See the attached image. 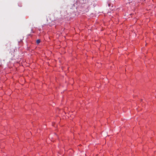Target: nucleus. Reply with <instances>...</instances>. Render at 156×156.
I'll return each mask as SVG.
<instances>
[{"mask_svg":"<svg viewBox=\"0 0 156 156\" xmlns=\"http://www.w3.org/2000/svg\"><path fill=\"white\" fill-rule=\"evenodd\" d=\"M8 50L9 51V53H11V54H12V53L15 51L14 48L11 46L10 47L9 50Z\"/></svg>","mask_w":156,"mask_h":156,"instance_id":"nucleus-1","label":"nucleus"},{"mask_svg":"<svg viewBox=\"0 0 156 156\" xmlns=\"http://www.w3.org/2000/svg\"><path fill=\"white\" fill-rule=\"evenodd\" d=\"M40 42V39H38L36 41V43L37 44H38Z\"/></svg>","mask_w":156,"mask_h":156,"instance_id":"nucleus-2","label":"nucleus"}]
</instances>
